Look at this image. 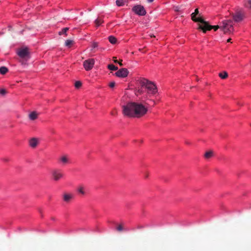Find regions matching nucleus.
I'll return each instance as SVG.
<instances>
[{
  "label": "nucleus",
  "mask_w": 251,
  "mask_h": 251,
  "mask_svg": "<svg viewBox=\"0 0 251 251\" xmlns=\"http://www.w3.org/2000/svg\"><path fill=\"white\" fill-rule=\"evenodd\" d=\"M122 108L123 114L128 117L140 118L148 111V108L143 104L135 102H128Z\"/></svg>",
  "instance_id": "1"
},
{
  "label": "nucleus",
  "mask_w": 251,
  "mask_h": 251,
  "mask_svg": "<svg viewBox=\"0 0 251 251\" xmlns=\"http://www.w3.org/2000/svg\"><path fill=\"white\" fill-rule=\"evenodd\" d=\"M17 54L20 57L19 61L23 66L27 64V61L30 59V50L26 47H22L17 50Z\"/></svg>",
  "instance_id": "2"
},
{
  "label": "nucleus",
  "mask_w": 251,
  "mask_h": 251,
  "mask_svg": "<svg viewBox=\"0 0 251 251\" xmlns=\"http://www.w3.org/2000/svg\"><path fill=\"white\" fill-rule=\"evenodd\" d=\"M142 88H145L147 92L149 95H155L157 92V89L156 85L151 81L146 79H143L140 81Z\"/></svg>",
  "instance_id": "3"
},
{
  "label": "nucleus",
  "mask_w": 251,
  "mask_h": 251,
  "mask_svg": "<svg viewBox=\"0 0 251 251\" xmlns=\"http://www.w3.org/2000/svg\"><path fill=\"white\" fill-rule=\"evenodd\" d=\"M232 17L234 22H241L246 18L245 11L242 8H237L235 10V12L232 13Z\"/></svg>",
  "instance_id": "4"
},
{
  "label": "nucleus",
  "mask_w": 251,
  "mask_h": 251,
  "mask_svg": "<svg viewBox=\"0 0 251 251\" xmlns=\"http://www.w3.org/2000/svg\"><path fill=\"white\" fill-rule=\"evenodd\" d=\"M231 20H225L222 22V25H221V29L224 33H231L233 32V24Z\"/></svg>",
  "instance_id": "5"
},
{
  "label": "nucleus",
  "mask_w": 251,
  "mask_h": 251,
  "mask_svg": "<svg viewBox=\"0 0 251 251\" xmlns=\"http://www.w3.org/2000/svg\"><path fill=\"white\" fill-rule=\"evenodd\" d=\"M219 28L221 29V25H211L208 22L206 21H205L202 25H200L198 28V29L201 30L203 33H206L207 31H209L212 29L216 31Z\"/></svg>",
  "instance_id": "6"
},
{
  "label": "nucleus",
  "mask_w": 251,
  "mask_h": 251,
  "mask_svg": "<svg viewBox=\"0 0 251 251\" xmlns=\"http://www.w3.org/2000/svg\"><path fill=\"white\" fill-rule=\"evenodd\" d=\"M191 19L195 22L200 23L198 24V27L200 25H202L205 21H204L199 14V11L198 8L195 10V12L191 14Z\"/></svg>",
  "instance_id": "7"
},
{
  "label": "nucleus",
  "mask_w": 251,
  "mask_h": 251,
  "mask_svg": "<svg viewBox=\"0 0 251 251\" xmlns=\"http://www.w3.org/2000/svg\"><path fill=\"white\" fill-rule=\"evenodd\" d=\"M132 11L139 16H144L146 14V11L143 6L136 5L132 8Z\"/></svg>",
  "instance_id": "8"
},
{
  "label": "nucleus",
  "mask_w": 251,
  "mask_h": 251,
  "mask_svg": "<svg viewBox=\"0 0 251 251\" xmlns=\"http://www.w3.org/2000/svg\"><path fill=\"white\" fill-rule=\"evenodd\" d=\"M51 175L53 180L58 181L64 177V174L62 171L58 169L52 170Z\"/></svg>",
  "instance_id": "9"
},
{
  "label": "nucleus",
  "mask_w": 251,
  "mask_h": 251,
  "mask_svg": "<svg viewBox=\"0 0 251 251\" xmlns=\"http://www.w3.org/2000/svg\"><path fill=\"white\" fill-rule=\"evenodd\" d=\"M95 64V60L94 59H88L86 60L83 62V66L86 71L91 70Z\"/></svg>",
  "instance_id": "10"
},
{
  "label": "nucleus",
  "mask_w": 251,
  "mask_h": 251,
  "mask_svg": "<svg viewBox=\"0 0 251 251\" xmlns=\"http://www.w3.org/2000/svg\"><path fill=\"white\" fill-rule=\"evenodd\" d=\"M129 73L128 71L126 68H122L119 70L115 75L119 77H126L127 76Z\"/></svg>",
  "instance_id": "11"
},
{
  "label": "nucleus",
  "mask_w": 251,
  "mask_h": 251,
  "mask_svg": "<svg viewBox=\"0 0 251 251\" xmlns=\"http://www.w3.org/2000/svg\"><path fill=\"white\" fill-rule=\"evenodd\" d=\"M59 161L62 163V165H65L69 163V159L67 155H63L60 157Z\"/></svg>",
  "instance_id": "12"
},
{
  "label": "nucleus",
  "mask_w": 251,
  "mask_h": 251,
  "mask_svg": "<svg viewBox=\"0 0 251 251\" xmlns=\"http://www.w3.org/2000/svg\"><path fill=\"white\" fill-rule=\"evenodd\" d=\"M72 198L73 195L71 194L65 193L63 196V200L66 202H69Z\"/></svg>",
  "instance_id": "13"
},
{
  "label": "nucleus",
  "mask_w": 251,
  "mask_h": 251,
  "mask_svg": "<svg viewBox=\"0 0 251 251\" xmlns=\"http://www.w3.org/2000/svg\"><path fill=\"white\" fill-rule=\"evenodd\" d=\"M40 142V138L32 137V149L36 148V147L39 144Z\"/></svg>",
  "instance_id": "14"
},
{
  "label": "nucleus",
  "mask_w": 251,
  "mask_h": 251,
  "mask_svg": "<svg viewBox=\"0 0 251 251\" xmlns=\"http://www.w3.org/2000/svg\"><path fill=\"white\" fill-rule=\"evenodd\" d=\"M77 192L82 195H84L85 194V188L82 185H79L76 188Z\"/></svg>",
  "instance_id": "15"
},
{
  "label": "nucleus",
  "mask_w": 251,
  "mask_h": 251,
  "mask_svg": "<svg viewBox=\"0 0 251 251\" xmlns=\"http://www.w3.org/2000/svg\"><path fill=\"white\" fill-rule=\"evenodd\" d=\"M128 0H117L116 4L118 6H123L126 2H127Z\"/></svg>",
  "instance_id": "16"
},
{
  "label": "nucleus",
  "mask_w": 251,
  "mask_h": 251,
  "mask_svg": "<svg viewBox=\"0 0 251 251\" xmlns=\"http://www.w3.org/2000/svg\"><path fill=\"white\" fill-rule=\"evenodd\" d=\"M213 151H206L205 153L204 156L206 159H209V158L212 157L213 156Z\"/></svg>",
  "instance_id": "17"
},
{
  "label": "nucleus",
  "mask_w": 251,
  "mask_h": 251,
  "mask_svg": "<svg viewBox=\"0 0 251 251\" xmlns=\"http://www.w3.org/2000/svg\"><path fill=\"white\" fill-rule=\"evenodd\" d=\"M244 5L246 8L251 9V0L244 1Z\"/></svg>",
  "instance_id": "18"
},
{
  "label": "nucleus",
  "mask_w": 251,
  "mask_h": 251,
  "mask_svg": "<svg viewBox=\"0 0 251 251\" xmlns=\"http://www.w3.org/2000/svg\"><path fill=\"white\" fill-rule=\"evenodd\" d=\"M219 76L222 79H226L228 76V74L226 72H223L219 73Z\"/></svg>",
  "instance_id": "19"
},
{
  "label": "nucleus",
  "mask_w": 251,
  "mask_h": 251,
  "mask_svg": "<svg viewBox=\"0 0 251 251\" xmlns=\"http://www.w3.org/2000/svg\"><path fill=\"white\" fill-rule=\"evenodd\" d=\"M109 41L112 44H115L117 42L116 38L113 36H110L108 37Z\"/></svg>",
  "instance_id": "20"
},
{
  "label": "nucleus",
  "mask_w": 251,
  "mask_h": 251,
  "mask_svg": "<svg viewBox=\"0 0 251 251\" xmlns=\"http://www.w3.org/2000/svg\"><path fill=\"white\" fill-rule=\"evenodd\" d=\"M103 22V21L101 18H97L95 21V23L97 26H100Z\"/></svg>",
  "instance_id": "21"
},
{
  "label": "nucleus",
  "mask_w": 251,
  "mask_h": 251,
  "mask_svg": "<svg viewBox=\"0 0 251 251\" xmlns=\"http://www.w3.org/2000/svg\"><path fill=\"white\" fill-rule=\"evenodd\" d=\"M8 72V69L5 67H0V74L4 75Z\"/></svg>",
  "instance_id": "22"
},
{
  "label": "nucleus",
  "mask_w": 251,
  "mask_h": 251,
  "mask_svg": "<svg viewBox=\"0 0 251 251\" xmlns=\"http://www.w3.org/2000/svg\"><path fill=\"white\" fill-rule=\"evenodd\" d=\"M40 114V113L36 111H32V122L37 119Z\"/></svg>",
  "instance_id": "23"
},
{
  "label": "nucleus",
  "mask_w": 251,
  "mask_h": 251,
  "mask_svg": "<svg viewBox=\"0 0 251 251\" xmlns=\"http://www.w3.org/2000/svg\"><path fill=\"white\" fill-rule=\"evenodd\" d=\"M108 69L111 71H116L118 69V67L113 64H109L107 66Z\"/></svg>",
  "instance_id": "24"
},
{
  "label": "nucleus",
  "mask_w": 251,
  "mask_h": 251,
  "mask_svg": "<svg viewBox=\"0 0 251 251\" xmlns=\"http://www.w3.org/2000/svg\"><path fill=\"white\" fill-rule=\"evenodd\" d=\"M69 30V28L68 27H65L64 28H63L62 29V30L61 31H60L59 32V35H62V34H65L66 35H67L66 34V32L67 31Z\"/></svg>",
  "instance_id": "25"
},
{
  "label": "nucleus",
  "mask_w": 251,
  "mask_h": 251,
  "mask_svg": "<svg viewBox=\"0 0 251 251\" xmlns=\"http://www.w3.org/2000/svg\"><path fill=\"white\" fill-rule=\"evenodd\" d=\"M98 47V44L97 42H94L92 45V49L91 50L93 52H95V49Z\"/></svg>",
  "instance_id": "26"
},
{
  "label": "nucleus",
  "mask_w": 251,
  "mask_h": 251,
  "mask_svg": "<svg viewBox=\"0 0 251 251\" xmlns=\"http://www.w3.org/2000/svg\"><path fill=\"white\" fill-rule=\"evenodd\" d=\"M116 229L119 232H121V231H123L124 230V228L123 225L122 224L119 225L117 226V227L116 228Z\"/></svg>",
  "instance_id": "27"
},
{
  "label": "nucleus",
  "mask_w": 251,
  "mask_h": 251,
  "mask_svg": "<svg viewBox=\"0 0 251 251\" xmlns=\"http://www.w3.org/2000/svg\"><path fill=\"white\" fill-rule=\"evenodd\" d=\"M73 43V41L71 40H67L65 42V45L66 46H70Z\"/></svg>",
  "instance_id": "28"
},
{
  "label": "nucleus",
  "mask_w": 251,
  "mask_h": 251,
  "mask_svg": "<svg viewBox=\"0 0 251 251\" xmlns=\"http://www.w3.org/2000/svg\"><path fill=\"white\" fill-rule=\"evenodd\" d=\"M82 85V83L80 81H76L75 82V87L76 88H79Z\"/></svg>",
  "instance_id": "29"
},
{
  "label": "nucleus",
  "mask_w": 251,
  "mask_h": 251,
  "mask_svg": "<svg viewBox=\"0 0 251 251\" xmlns=\"http://www.w3.org/2000/svg\"><path fill=\"white\" fill-rule=\"evenodd\" d=\"M6 94V91L5 89H1L0 90V94L4 95Z\"/></svg>",
  "instance_id": "30"
},
{
  "label": "nucleus",
  "mask_w": 251,
  "mask_h": 251,
  "mask_svg": "<svg viewBox=\"0 0 251 251\" xmlns=\"http://www.w3.org/2000/svg\"><path fill=\"white\" fill-rule=\"evenodd\" d=\"M115 85V82H111L109 84V86L110 88H113Z\"/></svg>",
  "instance_id": "31"
},
{
  "label": "nucleus",
  "mask_w": 251,
  "mask_h": 251,
  "mask_svg": "<svg viewBox=\"0 0 251 251\" xmlns=\"http://www.w3.org/2000/svg\"><path fill=\"white\" fill-rule=\"evenodd\" d=\"M122 60H120L119 61H118V64L121 66H123V64L122 63Z\"/></svg>",
  "instance_id": "32"
},
{
  "label": "nucleus",
  "mask_w": 251,
  "mask_h": 251,
  "mask_svg": "<svg viewBox=\"0 0 251 251\" xmlns=\"http://www.w3.org/2000/svg\"><path fill=\"white\" fill-rule=\"evenodd\" d=\"M113 61L114 62V63H117L118 62V60L116 59V57H113Z\"/></svg>",
  "instance_id": "33"
},
{
  "label": "nucleus",
  "mask_w": 251,
  "mask_h": 251,
  "mask_svg": "<svg viewBox=\"0 0 251 251\" xmlns=\"http://www.w3.org/2000/svg\"><path fill=\"white\" fill-rule=\"evenodd\" d=\"M147 1L148 3H151L154 1V0H147Z\"/></svg>",
  "instance_id": "34"
},
{
  "label": "nucleus",
  "mask_w": 251,
  "mask_h": 251,
  "mask_svg": "<svg viewBox=\"0 0 251 251\" xmlns=\"http://www.w3.org/2000/svg\"><path fill=\"white\" fill-rule=\"evenodd\" d=\"M28 117H29V118L31 120V112L29 113Z\"/></svg>",
  "instance_id": "35"
},
{
  "label": "nucleus",
  "mask_w": 251,
  "mask_h": 251,
  "mask_svg": "<svg viewBox=\"0 0 251 251\" xmlns=\"http://www.w3.org/2000/svg\"><path fill=\"white\" fill-rule=\"evenodd\" d=\"M29 144L30 146H31V139L29 140Z\"/></svg>",
  "instance_id": "36"
},
{
  "label": "nucleus",
  "mask_w": 251,
  "mask_h": 251,
  "mask_svg": "<svg viewBox=\"0 0 251 251\" xmlns=\"http://www.w3.org/2000/svg\"><path fill=\"white\" fill-rule=\"evenodd\" d=\"M138 92H139V93H142V89H139V90H138Z\"/></svg>",
  "instance_id": "37"
},
{
  "label": "nucleus",
  "mask_w": 251,
  "mask_h": 251,
  "mask_svg": "<svg viewBox=\"0 0 251 251\" xmlns=\"http://www.w3.org/2000/svg\"><path fill=\"white\" fill-rule=\"evenodd\" d=\"M231 39L230 38H229V39H228L227 40V42H230V41H231Z\"/></svg>",
  "instance_id": "38"
},
{
  "label": "nucleus",
  "mask_w": 251,
  "mask_h": 251,
  "mask_svg": "<svg viewBox=\"0 0 251 251\" xmlns=\"http://www.w3.org/2000/svg\"><path fill=\"white\" fill-rule=\"evenodd\" d=\"M3 160L4 161H8V159H3Z\"/></svg>",
  "instance_id": "39"
},
{
  "label": "nucleus",
  "mask_w": 251,
  "mask_h": 251,
  "mask_svg": "<svg viewBox=\"0 0 251 251\" xmlns=\"http://www.w3.org/2000/svg\"><path fill=\"white\" fill-rule=\"evenodd\" d=\"M150 36L151 37H154L155 36H154L153 35H150Z\"/></svg>",
  "instance_id": "40"
},
{
  "label": "nucleus",
  "mask_w": 251,
  "mask_h": 251,
  "mask_svg": "<svg viewBox=\"0 0 251 251\" xmlns=\"http://www.w3.org/2000/svg\"><path fill=\"white\" fill-rule=\"evenodd\" d=\"M112 114L114 115V112H112Z\"/></svg>",
  "instance_id": "41"
}]
</instances>
